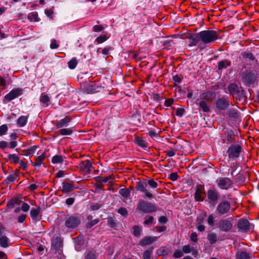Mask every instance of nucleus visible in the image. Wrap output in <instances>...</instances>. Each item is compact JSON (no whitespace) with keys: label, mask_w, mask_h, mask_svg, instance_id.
<instances>
[{"label":"nucleus","mask_w":259,"mask_h":259,"mask_svg":"<svg viewBox=\"0 0 259 259\" xmlns=\"http://www.w3.org/2000/svg\"><path fill=\"white\" fill-rule=\"evenodd\" d=\"M23 94V90L21 88H15L12 90L5 96V99L8 101H11Z\"/></svg>","instance_id":"obj_10"},{"label":"nucleus","mask_w":259,"mask_h":259,"mask_svg":"<svg viewBox=\"0 0 259 259\" xmlns=\"http://www.w3.org/2000/svg\"><path fill=\"white\" fill-rule=\"evenodd\" d=\"M45 158V155L44 154H42L38 156H37L35 159V162L32 163V165L34 166H40L42 164V161Z\"/></svg>","instance_id":"obj_30"},{"label":"nucleus","mask_w":259,"mask_h":259,"mask_svg":"<svg viewBox=\"0 0 259 259\" xmlns=\"http://www.w3.org/2000/svg\"><path fill=\"white\" fill-rule=\"evenodd\" d=\"M78 64V61L76 58H72L68 63V67L71 69H74Z\"/></svg>","instance_id":"obj_39"},{"label":"nucleus","mask_w":259,"mask_h":259,"mask_svg":"<svg viewBox=\"0 0 259 259\" xmlns=\"http://www.w3.org/2000/svg\"><path fill=\"white\" fill-rule=\"evenodd\" d=\"M104 29V27L101 25H95L93 27V31L94 32H100Z\"/></svg>","instance_id":"obj_62"},{"label":"nucleus","mask_w":259,"mask_h":259,"mask_svg":"<svg viewBox=\"0 0 259 259\" xmlns=\"http://www.w3.org/2000/svg\"><path fill=\"white\" fill-rule=\"evenodd\" d=\"M183 256V252L181 249H177L173 254L174 257L177 258Z\"/></svg>","instance_id":"obj_48"},{"label":"nucleus","mask_w":259,"mask_h":259,"mask_svg":"<svg viewBox=\"0 0 259 259\" xmlns=\"http://www.w3.org/2000/svg\"><path fill=\"white\" fill-rule=\"evenodd\" d=\"M207 239L210 244H213L217 241V236L214 233H210L207 235Z\"/></svg>","instance_id":"obj_34"},{"label":"nucleus","mask_w":259,"mask_h":259,"mask_svg":"<svg viewBox=\"0 0 259 259\" xmlns=\"http://www.w3.org/2000/svg\"><path fill=\"white\" fill-rule=\"evenodd\" d=\"M148 186L155 189L158 187V185L153 179H148L137 182L136 188L137 191L143 193V198L151 200L154 198V195L147 189Z\"/></svg>","instance_id":"obj_1"},{"label":"nucleus","mask_w":259,"mask_h":259,"mask_svg":"<svg viewBox=\"0 0 259 259\" xmlns=\"http://www.w3.org/2000/svg\"><path fill=\"white\" fill-rule=\"evenodd\" d=\"M98 222H99V220L95 219V220L92 221L90 222L89 223H88L87 225V227L88 228H91L93 226H94L96 224H97V223H98Z\"/></svg>","instance_id":"obj_60"},{"label":"nucleus","mask_w":259,"mask_h":259,"mask_svg":"<svg viewBox=\"0 0 259 259\" xmlns=\"http://www.w3.org/2000/svg\"><path fill=\"white\" fill-rule=\"evenodd\" d=\"M192 248L189 245H184L182 248V251L185 253H189L191 252Z\"/></svg>","instance_id":"obj_55"},{"label":"nucleus","mask_w":259,"mask_h":259,"mask_svg":"<svg viewBox=\"0 0 259 259\" xmlns=\"http://www.w3.org/2000/svg\"><path fill=\"white\" fill-rule=\"evenodd\" d=\"M142 229L138 226H134L133 227V234L136 237H139L141 235Z\"/></svg>","instance_id":"obj_42"},{"label":"nucleus","mask_w":259,"mask_h":259,"mask_svg":"<svg viewBox=\"0 0 259 259\" xmlns=\"http://www.w3.org/2000/svg\"><path fill=\"white\" fill-rule=\"evenodd\" d=\"M242 151L241 145L237 144H231L228 149L227 153L230 159L236 160L238 158Z\"/></svg>","instance_id":"obj_5"},{"label":"nucleus","mask_w":259,"mask_h":259,"mask_svg":"<svg viewBox=\"0 0 259 259\" xmlns=\"http://www.w3.org/2000/svg\"><path fill=\"white\" fill-rule=\"evenodd\" d=\"M39 102L43 107L49 106L50 103V97L47 94L42 93L39 98Z\"/></svg>","instance_id":"obj_18"},{"label":"nucleus","mask_w":259,"mask_h":259,"mask_svg":"<svg viewBox=\"0 0 259 259\" xmlns=\"http://www.w3.org/2000/svg\"><path fill=\"white\" fill-rule=\"evenodd\" d=\"M243 82L248 86H253L254 83L256 80V77L255 73L247 72L243 75L242 77Z\"/></svg>","instance_id":"obj_11"},{"label":"nucleus","mask_w":259,"mask_h":259,"mask_svg":"<svg viewBox=\"0 0 259 259\" xmlns=\"http://www.w3.org/2000/svg\"><path fill=\"white\" fill-rule=\"evenodd\" d=\"M97 255L95 252L90 251L87 254L86 259H96Z\"/></svg>","instance_id":"obj_49"},{"label":"nucleus","mask_w":259,"mask_h":259,"mask_svg":"<svg viewBox=\"0 0 259 259\" xmlns=\"http://www.w3.org/2000/svg\"><path fill=\"white\" fill-rule=\"evenodd\" d=\"M237 228L239 231L246 233L250 228V223L249 221L246 219H240L237 223Z\"/></svg>","instance_id":"obj_15"},{"label":"nucleus","mask_w":259,"mask_h":259,"mask_svg":"<svg viewBox=\"0 0 259 259\" xmlns=\"http://www.w3.org/2000/svg\"><path fill=\"white\" fill-rule=\"evenodd\" d=\"M218 186L221 189L227 190L231 187L232 183L228 178H222L218 180Z\"/></svg>","instance_id":"obj_14"},{"label":"nucleus","mask_w":259,"mask_h":259,"mask_svg":"<svg viewBox=\"0 0 259 259\" xmlns=\"http://www.w3.org/2000/svg\"><path fill=\"white\" fill-rule=\"evenodd\" d=\"M190 46H199V41H201L200 38H199V32L196 33L191 37Z\"/></svg>","instance_id":"obj_25"},{"label":"nucleus","mask_w":259,"mask_h":259,"mask_svg":"<svg viewBox=\"0 0 259 259\" xmlns=\"http://www.w3.org/2000/svg\"><path fill=\"white\" fill-rule=\"evenodd\" d=\"M9 240L8 238L5 236H3L0 237V245L2 247H7L8 246L9 244Z\"/></svg>","instance_id":"obj_38"},{"label":"nucleus","mask_w":259,"mask_h":259,"mask_svg":"<svg viewBox=\"0 0 259 259\" xmlns=\"http://www.w3.org/2000/svg\"><path fill=\"white\" fill-rule=\"evenodd\" d=\"M231 208L230 203L227 200H223L217 206V211L221 215L228 213Z\"/></svg>","instance_id":"obj_9"},{"label":"nucleus","mask_w":259,"mask_h":259,"mask_svg":"<svg viewBox=\"0 0 259 259\" xmlns=\"http://www.w3.org/2000/svg\"><path fill=\"white\" fill-rule=\"evenodd\" d=\"M199 38L203 44H210L219 38V34L214 30H203L199 32Z\"/></svg>","instance_id":"obj_3"},{"label":"nucleus","mask_w":259,"mask_h":259,"mask_svg":"<svg viewBox=\"0 0 259 259\" xmlns=\"http://www.w3.org/2000/svg\"><path fill=\"white\" fill-rule=\"evenodd\" d=\"M107 39V37L105 35H103L100 36L96 39V41H97L98 44L102 43L105 41Z\"/></svg>","instance_id":"obj_53"},{"label":"nucleus","mask_w":259,"mask_h":259,"mask_svg":"<svg viewBox=\"0 0 259 259\" xmlns=\"http://www.w3.org/2000/svg\"><path fill=\"white\" fill-rule=\"evenodd\" d=\"M80 171L83 174H89L91 172L93 166L90 160L81 161L79 164Z\"/></svg>","instance_id":"obj_12"},{"label":"nucleus","mask_w":259,"mask_h":259,"mask_svg":"<svg viewBox=\"0 0 259 259\" xmlns=\"http://www.w3.org/2000/svg\"><path fill=\"white\" fill-rule=\"evenodd\" d=\"M135 140L136 144L138 146H139L143 148H147V144L146 142H145L142 138H141L140 137H136V138H135Z\"/></svg>","instance_id":"obj_31"},{"label":"nucleus","mask_w":259,"mask_h":259,"mask_svg":"<svg viewBox=\"0 0 259 259\" xmlns=\"http://www.w3.org/2000/svg\"><path fill=\"white\" fill-rule=\"evenodd\" d=\"M231 64V62L227 59H225L218 63V69L219 70L226 69Z\"/></svg>","instance_id":"obj_22"},{"label":"nucleus","mask_w":259,"mask_h":259,"mask_svg":"<svg viewBox=\"0 0 259 259\" xmlns=\"http://www.w3.org/2000/svg\"><path fill=\"white\" fill-rule=\"evenodd\" d=\"M136 209L140 213H150L157 211V207L155 204L148 202L140 199L138 201Z\"/></svg>","instance_id":"obj_2"},{"label":"nucleus","mask_w":259,"mask_h":259,"mask_svg":"<svg viewBox=\"0 0 259 259\" xmlns=\"http://www.w3.org/2000/svg\"><path fill=\"white\" fill-rule=\"evenodd\" d=\"M73 132V130L72 127L61 128L58 132V133L62 136H69L72 135Z\"/></svg>","instance_id":"obj_28"},{"label":"nucleus","mask_w":259,"mask_h":259,"mask_svg":"<svg viewBox=\"0 0 259 259\" xmlns=\"http://www.w3.org/2000/svg\"><path fill=\"white\" fill-rule=\"evenodd\" d=\"M84 92L88 94H93L99 92L102 86L98 81H85L81 84Z\"/></svg>","instance_id":"obj_4"},{"label":"nucleus","mask_w":259,"mask_h":259,"mask_svg":"<svg viewBox=\"0 0 259 259\" xmlns=\"http://www.w3.org/2000/svg\"><path fill=\"white\" fill-rule=\"evenodd\" d=\"M190 239L192 241L194 242H197V234L196 232H193L190 235Z\"/></svg>","instance_id":"obj_63"},{"label":"nucleus","mask_w":259,"mask_h":259,"mask_svg":"<svg viewBox=\"0 0 259 259\" xmlns=\"http://www.w3.org/2000/svg\"><path fill=\"white\" fill-rule=\"evenodd\" d=\"M59 45L57 44L56 40L55 39L51 40L50 44V48L51 49H56L59 47Z\"/></svg>","instance_id":"obj_58"},{"label":"nucleus","mask_w":259,"mask_h":259,"mask_svg":"<svg viewBox=\"0 0 259 259\" xmlns=\"http://www.w3.org/2000/svg\"><path fill=\"white\" fill-rule=\"evenodd\" d=\"M236 259H250V253L246 251H240L236 255Z\"/></svg>","instance_id":"obj_24"},{"label":"nucleus","mask_w":259,"mask_h":259,"mask_svg":"<svg viewBox=\"0 0 259 259\" xmlns=\"http://www.w3.org/2000/svg\"><path fill=\"white\" fill-rule=\"evenodd\" d=\"M117 212L125 217H127L128 215V211L127 209L125 207H120L117 210Z\"/></svg>","instance_id":"obj_47"},{"label":"nucleus","mask_w":259,"mask_h":259,"mask_svg":"<svg viewBox=\"0 0 259 259\" xmlns=\"http://www.w3.org/2000/svg\"><path fill=\"white\" fill-rule=\"evenodd\" d=\"M153 248H151L150 250H145L143 252V259H150L152 254Z\"/></svg>","instance_id":"obj_44"},{"label":"nucleus","mask_w":259,"mask_h":259,"mask_svg":"<svg viewBox=\"0 0 259 259\" xmlns=\"http://www.w3.org/2000/svg\"><path fill=\"white\" fill-rule=\"evenodd\" d=\"M233 225L228 219L221 220L218 223L219 229L223 232H228L232 228Z\"/></svg>","instance_id":"obj_13"},{"label":"nucleus","mask_w":259,"mask_h":259,"mask_svg":"<svg viewBox=\"0 0 259 259\" xmlns=\"http://www.w3.org/2000/svg\"><path fill=\"white\" fill-rule=\"evenodd\" d=\"M230 101L227 97L218 98L215 102V107L219 110H225L230 106Z\"/></svg>","instance_id":"obj_8"},{"label":"nucleus","mask_w":259,"mask_h":259,"mask_svg":"<svg viewBox=\"0 0 259 259\" xmlns=\"http://www.w3.org/2000/svg\"><path fill=\"white\" fill-rule=\"evenodd\" d=\"M197 221V226H196L197 229H198V231H199L200 232L203 231L205 230V227L202 223V219L201 218V217H198Z\"/></svg>","instance_id":"obj_36"},{"label":"nucleus","mask_w":259,"mask_h":259,"mask_svg":"<svg viewBox=\"0 0 259 259\" xmlns=\"http://www.w3.org/2000/svg\"><path fill=\"white\" fill-rule=\"evenodd\" d=\"M215 94L214 92L208 91L201 95V98L203 100L209 101H212L215 97Z\"/></svg>","instance_id":"obj_21"},{"label":"nucleus","mask_w":259,"mask_h":259,"mask_svg":"<svg viewBox=\"0 0 259 259\" xmlns=\"http://www.w3.org/2000/svg\"><path fill=\"white\" fill-rule=\"evenodd\" d=\"M71 119L68 116H66L63 119L58 121L56 123V126L57 128H63L67 127L68 123L71 121Z\"/></svg>","instance_id":"obj_17"},{"label":"nucleus","mask_w":259,"mask_h":259,"mask_svg":"<svg viewBox=\"0 0 259 259\" xmlns=\"http://www.w3.org/2000/svg\"><path fill=\"white\" fill-rule=\"evenodd\" d=\"M227 89L229 93L233 95L238 94L240 92L239 87L235 83L230 84Z\"/></svg>","instance_id":"obj_20"},{"label":"nucleus","mask_w":259,"mask_h":259,"mask_svg":"<svg viewBox=\"0 0 259 259\" xmlns=\"http://www.w3.org/2000/svg\"><path fill=\"white\" fill-rule=\"evenodd\" d=\"M205 194L204 188L202 186H199L197 187L195 194L194 199L196 201H202Z\"/></svg>","instance_id":"obj_16"},{"label":"nucleus","mask_w":259,"mask_h":259,"mask_svg":"<svg viewBox=\"0 0 259 259\" xmlns=\"http://www.w3.org/2000/svg\"><path fill=\"white\" fill-rule=\"evenodd\" d=\"M156 237L146 236L140 241V244L141 246L150 245L156 241Z\"/></svg>","instance_id":"obj_19"},{"label":"nucleus","mask_w":259,"mask_h":259,"mask_svg":"<svg viewBox=\"0 0 259 259\" xmlns=\"http://www.w3.org/2000/svg\"><path fill=\"white\" fill-rule=\"evenodd\" d=\"M101 206H102L101 204H100L98 203H93L91 205V209L93 210H96L100 209L101 208Z\"/></svg>","instance_id":"obj_59"},{"label":"nucleus","mask_w":259,"mask_h":259,"mask_svg":"<svg viewBox=\"0 0 259 259\" xmlns=\"http://www.w3.org/2000/svg\"><path fill=\"white\" fill-rule=\"evenodd\" d=\"M19 175L16 171H13L11 172L6 178V181L7 183L13 182L15 181H17L19 179Z\"/></svg>","instance_id":"obj_27"},{"label":"nucleus","mask_w":259,"mask_h":259,"mask_svg":"<svg viewBox=\"0 0 259 259\" xmlns=\"http://www.w3.org/2000/svg\"><path fill=\"white\" fill-rule=\"evenodd\" d=\"M27 119L28 118L26 116H20L17 120V124L19 126L23 127L25 126L27 122Z\"/></svg>","instance_id":"obj_32"},{"label":"nucleus","mask_w":259,"mask_h":259,"mask_svg":"<svg viewBox=\"0 0 259 259\" xmlns=\"http://www.w3.org/2000/svg\"><path fill=\"white\" fill-rule=\"evenodd\" d=\"M15 205L13 203V201L11 200H10L7 204L6 206V211H9L10 210L13 209Z\"/></svg>","instance_id":"obj_56"},{"label":"nucleus","mask_w":259,"mask_h":259,"mask_svg":"<svg viewBox=\"0 0 259 259\" xmlns=\"http://www.w3.org/2000/svg\"><path fill=\"white\" fill-rule=\"evenodd\" d=\"M40 208H32L30 210V217L33 220H36L38 219V216L40 213Z\"/></svg>","instance_id":"obj_29"},{"label":"nucleus","mask_w":259,"mask_h":259,"mask_svg":"<svg viewBox=\"0 0 259 259\" xmlns=\"http://www.w3.org/2000/svg\"><path fill=\"white\" fill-rule=\"evenodd\" d=\"M75 187L69 183H63L61 190L63 193H68L73 191Z\"/></svg>","instance_id":"obj_23"},{"label":"nucleus","mask_w":259,"mask_h":259,"mask_svg":"<svg viewBox=\"0 0 259 259\" xmlns=\"http://www.w3.org/2000/svg\"><path fill=\"white\" fill-rule=\"evenodd\" d=\"M157 254L158 256H164L168 254V251L164 248H160L157 250Z\"/></svg>","instance_id":"obj_51"},{"label":"nucleus","mask_w":259,"mask_h":259,"mask_svg":"<svg viewBox=\"0 0 259 259\" xmlns=\"http://www.w3.org/2000/svg\"><path fill=\"white\" fill-rule=\"evenodd\" d=\"M154 221V218L153 217L150 216L149 217L148 219H146L144 222V224L145 225H148L149 224H151L153 223Z\"/></svg>","instance_id":"obj_64"},{"label":"nucleus","mask_w":259,"mask_h":259,"mask_svg":"<svg viewBox=\"0 0 259 259\" xmlns=\"http://www.w3.org/2000/svg\"><path fill=\"white\" fill-rule=\"evenodd\" d=\"M63 161V157L62 155H55L52 158V162L53 164L62 163Z\"/></svg>","instance_id":"obj_35"},{"label":"nucleus","mask_w":259,"mask_h":259,"mask_svg":"<svg viewBox=\"0 0 259 259\" xmlns=\"http://www.w3.org/2000/svg\"><path fill=\"white\" fill-rule=\"evenodd\" d=\"M226 134H227V136L226 137V139L227 141V143L228 144H233V143H234L235 141V139L233 137V135H234L233 131L232 130L227 131L226 132Z\"/></svg>","instance_id":"obj_26"},{"label":"nucleus","mask_w":259,"mask_h":259,"mask_svg":"<svg viewBox=\"0 0 259 259\" xmlns=\"http://www.w3.org/2000/svg\"><path fill=\"white\" fill-rule=\"evenodd\" d=\"M8 158L10 160L13 161L15 163L19 162V158L15 154H9Z\"/></svg>","instance_id":"obj_46"},{"label":"nucleus","mask_w":259,"mask_h":259,"mask_svg":"<svg viewBox=\"0 0 259 259\" xmlns=\"http://www.w3.org/2000/svg\"><path fill=\"white\" fill-rule=\"evenodd\" d=\"M198 105L204 112H208L210 110L209 107L204 100L201 101L199 103Z\"/></svg>","instance_id":"obj_33"},{"label":"nucleus","mask_w":259,"mask_h":259,"mask_svg":"<svg viewBox=\"0 0 259 259\" xmlns=\"http://www.w3.org/2000/svg\"><path fill=\"white\" fill-rule=\"evenodd\" d=\"M207 197L209 203L214 206L220 199V195L218 190L214 187H211L207 191Z\"/></svg>","instance_id":"obj_7"},{"label":"nucleus","mask_w":259,"mask_h":259,"mask_svg":"<svg viewBox=\"0 0 259 259\" xmlns=\"http://www.w3.org/2000/svg\"><path fill=\"white\" fill-rule=\"evenodd\" d=\"M22 198L21 196H19L17 197H16L15 198H13L11 199V200L13 201L14 205H19L21 202V199Z\"/></svg>","instance_id":"obj_54"},{"label":"nucleus","mask_w":259,"mask_h":259,"mask_svg":"<svg viewBox=\"0 0 259 259\" xmlns=\"http://www.w3.org/2000/svg\"><path fill=\"white\" fill-rule=\"evenodd\" d=\"M110 179V177H100L98 176L95 178V180L97 182L102 183V182H107Z\"/></svg>","instance_id":"obj_43"},{"label":"nucleus","mask_w":259,"mask_h":259,"mask_svg":"<svg viewBox=\"0 0 259 259\" xmlns=\"http://www.w3.org/2000/svg\"><path fill=\"white\" fill-rule=\"evenodd\" d=\"M171 181H175L178 180L179 176L176 172L171 173L168 177Z\"/></svg>","instance_id":"obj_61"},{"label":"nucleus","mask_w":259,"mask_h":259,"mask_svg":"<svg viewBox=\"0 0 259 259\" xmlns=\"http://www.w3.org/2000/svg\"><path fill=\"white\" fill-rule=\"evenodd\" d=\"M37 147H38L36 146H33L31 147L30 148L24 151V155L27 156L33 155L34 154Z\"/></svg>","instance_id":"obj_37"},{"label":"nucleus","mask_w":259,"mask_h":259,"mask_svg":"<svg viewBox=\"0 0 259 259\" xmlns=\"http://www.w3.org/2000/svg\"><path fill=\"white\" fill-rule=\"evenodd\" d=\"M119 193L123 197L127 198L130 195V191L127 188L119 189Z\"/></svg>","instance_id":"obj_40"},{"label":"nucleus","mask_w":259,"mask_h":259,"mask_svg":"<svg viewBox=\"0 0 259 259\" xmlns=\"http://www.w3.org/2000/svg\"><path fill=\"white\" fill-rule=\"evenodd\" d=\"M214 219L215 218L213 214H211L208 215L207 219V223L209 226L213 227L214 226Z\"/></svg>","instance_id":"obj_45"},{"label":"nucleus","mask_w":259,"mask_h":259,"mask_svg":"<svg viewBox=\"0 0 259 259\" xmlns=\"http://www.w3.org/2000/svg\"><path fill=\"white\" fill-rule=\"evenodd\" d=\"M243 58L249 59L250 60H253L254 59L253 55L250 52H244L243 54Z\"/></svg>","instance_id":"obj_52"},{"label":"nucleus","mask_w":259,"mask_h":259,"mask_svg":"<svg viewBox=\"0 0 259 259\" xmlns=\"http://www.w3.org/2000/svg\"><path fill=\"white\" fill-rule=\"evenodd\" d=\"M8 131V126L6 124L0 126V136L5 135Z\"/></svg>","instance_id":"obj_50"},{"label":"nucleus","mask_w":259,"mask_h":259,"mask_svg":"<svg viewBox=\"0 0 259 259\" xmlns=\"http://www.w3.org/2000/svg\"><path fill=\"white\" fill-rule=\"evenodd\" d=\"M80 222V217L77 214H74L66 218L65 226L67 229L73 230L79 225Z\"/></svg>","instance_id":"obj_6"},{"label":"nucleus","mask_w":259,"mask_h":259,"mask_svg":"<svg viewBox=\"0 0 259 259\" xmlns=\"http://www.w3.org/2000/svg\"><path fill=\"white\" fill-rule=\"evenodd\" d=\"M229 116L230 117L234 119H236L238 118L239 117V114L237 112V111L234 109H231L228 112Z\"/></svg>","instance_id":"obj_41"},{"label":"nucleus","mask_w":259,"mask_h":259,"mask_svg":"<svg viewBox=\"0 0 259 259\" xmlns=\"http://www.w3.org/2000/svg\"><path fill=\"white\" fill-rule=\"evenodd\" d=\"M30 209V206L26 203L24 202L22 204L21 209L24 212H27Z\"/></svg>","instance_id":"obj_57"}]
</instances>
